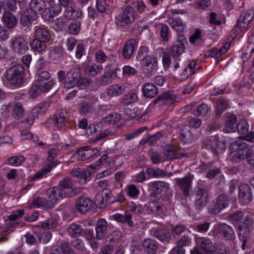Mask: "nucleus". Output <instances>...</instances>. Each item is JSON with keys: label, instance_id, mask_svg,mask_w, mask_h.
Listing matches in <instances>:
<instances>
[{"label": "nucleus", "instance_id": "nucleus-7", "mask_svg": "<svg viewBox=\"0 0 254 254\" xmlns=\"http://www.w3.org/2000/svg\"><path fill=\"white\" fill-rule=\"evenodd\" d=\"M47 195L49 199V206L52 207L58 200L66 197L67 194L64 189L55 187L47 190Z\"/></svg>", "mask_w": 254, "mask_h": 254}, {"label": "nucleus", "instance_id": "nucleus-53", "mask_svg": "<svg viewBox=\"0 0 254 254\" xmlns=\"http://www.w3.org/2000/svg\"><path fill=\"white\" fill-rule=\"evenodd\" d=\"M36 83L41 92H45L49 91L55 84V82L53 80H50L46 82H43V81L36 82Z\"/></svg>", "mask_w": 254, "mask_h": 254}, {"label": "nucleus", "instance_id": "nucleus-3", "mask_svg": "<svg viewBox=\"0 0 254 254\" xmlns=\"http://www.w3.org/2000/svg\"><path fill=\"white\" fill-rule=\"evenodd\" d=\"M231 147L232 150H237L231 159L233 163H237L241 162L246 158L249 154V149L246 147V144L243 140H237L231 143Z\"/></svg>", "mask_w": 254, "mask_h": 254}, {"label": "nucleus", "instance_id": "nucleus-40", "mask_svg": "<svg viewBox=\"0 0 254 254\" xmlns=\"http://www.w3.org/2000/svg\"><path fill=\"white\" fill-rule=\"evenodd\" d=\"M79 159L84 160L94 155V149H89L88 146H84L77 151Z\"/></svg>", "mask_w": 254, "mask_h": 254}, {"label": "nucleus", "instance_id": "nucleus-21", "mask_svg": "<svg viewBox=\"0 0 254 254\" xmlns=\"http://www.w3.org/2000/svg\"><path fill=\"white\" fill-rule=\"evenodd\" d=\"M228 205V200L225 194H220L217 199L216 203L211 208L212 213L217 214L225 208Z\"/></svg>", "mask_w": 254, "mask_h": 254}, {"label": "nucleus", "instance_id": "nucleus-42", "mask_svg": "<svg viewBox=\"0 0 254 254\" xmlns=\"http://www.w3.org/2000/svg\"><path fill=\"white\" fill-rule=\"evenodd\" d=\"M120 119V116L117 114H111L103 118L102 122L98 123V126L102 124L114 125L118 122Z\"/></svg>", "mask_w": 254, "mask_h": 254}, {"label": "nucleus", "instance_id": "nucleus-34", "mask_svg": "<svg viewBox=\"0 0 254 254\" xmlns=\"http://www.w3.org/2000/svg\"><path fill=\"white\" fill-rule=\"evenodd\" d=\"M2 18L4 24L8 28H14L17 23V19L16 16L9 11L4 12Z\"/></svg>", "mask_w": 254, "mask_h": 254}, {"label": "nucleus", "instance_id": "nucleus-29", "mask_svg": "<svg viewBox=\"0 0 254 254\" xmlns=\"http://www.w3.org/2000/svg\"><path fill=\"white\" fill-rule=\"evenodd\" d=\"M153 237L160 241L165 243H169L171 240V236L169 233L165 229L162 228H156L152 233Z\"/></svg>", "mask_w": 254, "mask_h": 254}, {"label": "nucleus", "instance_id": "nucleus-11", "mask_svg": "<svg viewBox=\"0 0 254 254\" xmlns=\"http://www.w3.org/2000/svg\"><path fill=\"white\" fill-rule=\"evenodd\" d=\"M50 107V103L48 102H44L39 104L38 106L33 108L31 114L32 115V118H29L27 119L26 122L28 123V127L33 124L35 118H38L40 116H43L45 112L47 111Z\"/></svg>", "mask_w": 254, "mask_h": 254}, {"label": "nucleus", "instance_id": "nucleus-25", "mask_svg": "<svg viewBox=\"0 0 254 254\" xmlns=\"http://www.w3.org/2000/svg\"><path fill=\"white\" fill-rule=\"evenodd\" d=\"M34 36L36 39L48 42L51 37V34L46 27L36 26L34 32Z\"/></svg>", "mask_w": 254, "mask_h": 254}, {"label": "nucleus", "instance_id": "nucleus-13", "mask_svg": "<svg viewBox=\"0 0 254 254\" xmlns=\"http://www.w3.org/2000/svg\"><path fill=\"white\" fill-rule=\"evenodd\" d=\"M215 230L226 240H233L235 238V234L233 228L225 223H221L217 225Z\"/></svg>", "mask_w": 254, "mask_h": 254}, {"label": "nucleus", "instance_id": "nucleus-43", "mask_svg": "<svg viewBox=\"0 0 254 254\" xmlns=\"http://www.w3.org/2000/svg\"><path fill=\"white\" fill-rule=\"evenodd\" d=\"M49 203L48 200H46L45 199L42 197H37L33 200L30 205V208H39L41 206L48 208H51V206H49Z\"/></svg>", "mask_w": 254, "mask_h": 254}, {"label": "nucleus", "instance_id": "nucleus-54", "mask_svg": "<svg viewBox=\"0 0 254 254\" xmlns=\"http://www.w3.org/2000/svg\"><path fill=\"white\" fill-rule=\"evenodd\" d=\"M82 231L81 226L75 223L71 224L68 228V232L72 237L79 235Z\"/></svg>", "mask_w": 254, "mask_h": 254}, {"label": "nucleus", "instance_id": "nucleus-50", "mask_svg": "<svg viewBox=\"0 0 254 254\" xmlns=\"http://www.w3.org/2000/svg\"><path fill=\"white\" fill-rule=\"evenodd\" d=\"M217 140L208 139H206L203 142V146L206 148L211 150L214 154L218 155L219 154V152L215 148Z\"/></svg>", "mask_w": 254, "mask_h": 254}, {"label": "nucleus", "instance_id": "nucleus-23", "mask_svg": "<svg viewBox=\"0 0 254 254\" xmlns=\"http://www.w3.org/2000/svg\"><path fill=\"white\" fill-rule=\"evenodd\" d=\"M113 219L122 223H127L129 227H134V224L132 221L131 214L126 211L124 214L116 213L111 216Z\"/></svg>", "mask_w": 254, "mask_h": 254}, {"label": "nucleus", "instance_id": "nucleus-12", "mask_svg": "<svg viewBox=\"0 0 254 254\" xmlns=\"http://www.w3.org/2000/svg\"><path fill=\"white\" fill-rule=\"evenodd\" d=\"M11 44L14 51L19 54H23L29 50L28 42L21 36L13 38Z\"/></svg>", "mask_w": 254, "mask_h": 254}, {"label": "nucleus", "instance_id": "nucleus-64", "mask_svg": "<svg viewBox=\"0 0 254 254\" xmlns=\"http://www.w3.org/2000/svg\"><path fill=\"white\" fill-rule=\"evenodd\" d=\"M127 207L130 211L136 214H140L143 211V208L140 205L136 204L132 201L127 203Z\"/></svg>", "mask_w": 254, "mask_h": 254}, {"label": "nucleus", "instance_id": "nucleus-27", "mask_svg": "<svg viewBox=\"0 0 254 254\" xmlns=\"http://www.w3.org/2000/svg\"><path fill=\"white\" fill-rule=\"evenodd\" d=\"M254 18V12L252 10H247L244 14L241 15L238 20L236 26L240 29L247 27Z\"/></svg>", "mask_w": 254, "mask_h": 254}, {"label": "nucleus", "instance_id": "nucleus-59", "mask_svg": "<svg viewBox=\"0 0 254 254\" xmlns=\"http://www.w3.org/2000/svg\"><path fill=\"white\" fill-rule=\"evenodd\" d=\"M244 216V214L242 211H237L228 215L227 219L231 221H239L242 220Z\"/></svg>", "mask_w": 254, "mask_h": 254}, {"label": "nucleus", "instance_id": "nucleus-16", "mask_svg": "<svg viewBox=\"0 0 254 254\" xmlns=\"http://www.w3.org/2000/svg\"><path fill=\"white\" fill-rule=\"evenodd\" d=\"M118 70L121 71L120 68L117 67L105 72L96 81V86H106L110 84L112 82L113 76H117Z\"/></svg>", "mask_w": 254, "mask_h": 254}, {"label": "nucleus", "instance_id": "nucleus-36", "mask_svg": "<svg viewBox=\"0 0 254 254\" xmlns=\"http://www.w3.org/2000/svg\"><path fill=\"white\" fill-rule=\"evenodd\" d=\"M164 155L166 156V159L173 160L182 158L184 156L185 154L176 152L175 149L173 146L167 145L165 148Z\"/></svg>", "mask_w": 254, "mask_h": 254}, {"label": "nucleus", "instance_id": "nucleus-17", "mask_svg": "<svg viewBox=\"0 0 254 254\" xmlns=\"http://www.w3.org/2000/svg\"><path fill=\"white\" fill-rule=\"evenodd\" d=\"M76 206L80 212L86 213L93 208V201L88 197L81 196L76 201Z\"/></svg>", "mask_w": 254, "mask_h": 254}, {"label": "nucleus", "instance_id": "nucleus-4", "mask_svg": "<svg viewBox=\"0 0 254 254\" xmlns=\"http://www.w3.org/2000/svg\"><path fill=\"white\" fill-rule=\"evenodd\" d=\"M238 226L239 235L243 238H247L253 230L254 226V217L252 215H245Z\"/></svg>", "mask_w": 254, "mask_h": 254}, {"label": "nucleus", "instance_id": "nucleus-39", "mask_svg": "<svg viewBox=\"0 0 254 254\" xmlns=\"http://www.w3.org/2000/svg\"><path fill=\"white\" fill-rule=\"evenodd\" d=\"M168 22L170 25L176 31L183 32L186 29V25L182 20L178 17H170Z\"/></svg>", "mask_w": 254, "mask_h": 254}, {"label": "nucleus", "instance_id": "nucleus-5", "mask_svg": "<svg viewBox=\"0 0 254 254\" xmlns=\"http://www.w3.org/2000/svg\"><path fill=\"white\" fill-rule=\"evenodd\" d=\"M27 1H19L18 4L20 8L23 9L25 7L26 9L21 14L20 18V22L23 26H27L31 24L32 21L35 20L37 17L36 12L29 7L27 8Z\"/></svg>", "mask_w": 254, "mask_h": 254}, {"label": "nucleus", "instance_id": "nucleus-44", "mask_svg": "<svg viewBox=\"0 0 254 254\" xmlns=\"http://www.w3.org/2000/svg\"><path fill=\"white\" fill-rule=\"evenodd\" d=\"M66 115L67 112L65 110L63 109L58 110L55 114L56 123L60 125L61 127L64 126Z\"/></svg>", "mask_w": 254, "mask_h": 254}, {"label": "nucleus", "instance_id": "nucleus-52", "mask_svg": "<svg viewBox=\"0 0 254 254\" xmlns=\"http://www.w3.org/2000/svg\"><path fill=\"white\" fill-rule=\"evenodd\" d=\"M209 108L206 104H202L197 107L193 114L196 117L205 116L208 112Z\"/></svg>", "mask_w": 254, "mask_h": 254}, {"label": "nucleus", "instance_id": "nucleus-15", "mask_svg": "<svg viewBox=\"0 0 254 254\" xmlns=\"http://www.w3.org/2000/svg\"><path fill=\"white\" fill-rule=\"evenodd\" d=\"M195 242L198 247L205 253L210 254L215 251V246L211 241L206 237H196Z\"/></svg>", "mask_w": 254, "mask_h": 254}, {"label": "nucleus", "instance_id": "nucleus-28", "mask_svg": "<svg viewBox=\"0 0 254 254\" xmlns=\"http://www.w3.org/2000/svg\"><path fill=\"white\" fill-rule=\"evenodd\" d=\"M109 190L107 189H102L98 190L96 194V207L102 208L106 205V202L109 197Z\"/></svg>", "mask_w": 254, "mask_h": 254}, {"label": "nucleus", "instance_id": "nucleus-10", "mask_svg": "<svg viewBox=\"0 0 254 254\" xmlns=\"http://www.w3.org/2000/svg\"><path fill=\"white\" fill-rule=\"evenodd\" d=\"M208 200V191L206 188H198L195 194L194 204L197 209L204 207Z\"/></svg>", "mask_w": 254, "mask_h": 254}, {"label": "nucleus", "instance_id": "nucleus-32", "mask_svg": "<svg viewBox=\"0 0 254 254\" xmlns=\"http://www.w3.org/2000/svg\"><path fill=\"white\" fill-rule=\"evenodd\" d=\"M142 246L148 254H155L158 249L157 242L152 239H146L143 241Z\"/></svg>", "mask_w": 254, "mask_h": 254}, {"label": "nucleus", "instance_id": "nucleus-24", "mask_svg": "<svg viewBox=\"0 0 254 254\" xmlns=\"http://www.w3.org/2000/svg\"><path fill=\"white\" fill-rule=\"evenodd\" d=\"M143 95L147 98H153L158 94V88L152 83H146L141 87Z\"/></svg>", "mask_w": 254, "mask_h": 254}, {"label": "nucleus", "instance_id": "nucleus-63", "mask_svg": "<svg viewBox=\"0 0 254 254\" xmlns=\"http://www.w3.org/2000/svg\"><path fill=\"white\" fill-rule=\"evenodd\" d=\"M60 248L63 254H75L74 251L70 248L68 242H62Z\"/></svg>", "mask_w": 254, "mask_h": 254}, {"label": "nucleus", "instance_id": "nucleus-26", "mask_svg": "<svg viewBox=\"0 0 254 254\" xmlns=\"http://www.w3.org/2000/svg\"><path fill=\"white\" fill-rule=\"evenodd\" d=\"M141 65L142 67L150 69L151 71L156 70L158 65L157 58L154 55L146 56L141 61Z\"/></svg>", "mask_w": 254, "mask_h": 254}, {"label": "nucleus", "instance_id": "nucleus-37", "mask_svg": "<svg viewBox=\"0 0 254 254\" xmlns=\"http://www.w3.org/2000/svg\"><path fill=\"white\" fill-rule=\"evenodd\" d=\"M186 40L183 38L181 41H178L177 43L173 46L170 49V53L173 57H177L181 55L184 52L185 44Z\"/></svg>", "mask_w": 254, "mask_h": 254}, {"label": "nucleus", "instance_id": "nucleus-22", "mask_svg": "<svg viewBox=\"0 0 254 254\" xmlns=\"http://www.w3.org/2000/svg\"><path fill=\"white\" fill-rule=\"evenodd\" d=\"M136 45V40L134 38L130 39L126 42L123 50V55L126 59L128 60L131 58Z\"/></svg>", "mask_w": 254, "mask_h": 254}, {"label": "nucleus", "instance_id": "nucleus-18", "mask_svg": "<svg viewBox=\"0 0 254 254\" xmlns=\"http://www.w3.org/2000/svg\"><path fill=\"white\" fill-rule=\"evenodd\" d=\"M161 101L163 105H171L178 102L176 96L172 91H168L159 95L152 102L154 104H156Z\"/></svg>", "mask_w": 254, "mask_h": 254}, {"label": "nucleus", "instance_id": "nucleus-8", "mask_svg": "<svg viewBox=\"0 0 254 254\" xmlns=\"http://www.w3.org/2000/svg\"><path fill=\"white\" fill-rule=\"evenodd\" d=\"M80 78V70L78 68H72L66 74L64 87L70 89L75 87Z\"/></svg>", "mask_w": 254, "mask_h": 254}, {"label": "nucleus", "instance_id": "nucleus-19", "mask_svg": "<svg viewBox=\"0 0 254 254\" xmlns=\"http://www.w3.org/2000/svg\"><path fill=\"white\" fill-rule=\"evenodd\" d=\"M127 89V86L124 83L114 84L107 88L106 93L109 96L116 97L123 94Z\"/></svg>", "mask_w": 254, "mask_h": 254}, {"label": "nucleus", "instance_id": "nucleus-55", "mask_svg": "<svg viewBox=\"0 0 254 254\" xmlns=\"http://www.w3.org/2000/svg\"><path fill=\"white\" fill-rule=\"evenodd\" d=\"M41 226L44 229H53L58 226V222L55 219L51 218L42 222Z\"/></svg>", "mask_w": 254, "mask_h": 254}, {"label": "nucleus", "instance_id": "nucleus-45", "mask_svg": "<svg viewBox=\"0 0 254 254\" xmlns=\"http://www.w3.org/2000/svg\"><path fill=\"white\" fill-rule=\"evenodd\" d=\"M47 4L45 3V1H30L28 3V7L32 9H34L36 12L37 10L41 11L44 10L42 14L47 9Z\"/></svg>", "mask_w": 254, "mask_h": 254}, {"label": "nucleus", "instance_id": "nucleus-61", "mask_svg": "<svg viewBox=\"0 0 254 254\" xmlns=\"http://www.w3.org/2000/svg\"><path fill=\"white\" fill-rule=\"evenodd\" d=\"M122 234L120 231L115 230L108 236L107 239L110 243H115L119 241L122 238Z\"/></svg>", "mask_w": 254, "mask_h": 254}, {"label": "nucleus", "instance_id": "nucleus-2", "mask_svg": "<svg viewBox=\"0 0 254 254\" xmlns=\"http://www.w3.org/2000/svg\"><path fill=\"white\" fill-rule=\"evenodd\" d=\"M24 72V68L22 65H15L6 71V78L11 84L19 86L23 83Z\"/></svg>", "mask_w": 254, "mask_h": 254}, {"label": "nucleus", "instance_id": "nucleus-60", "mask_svg": "<svg viewBox=\"0 0 254 254\" xmlns=\"http://www.w3.org/2000/svg\"><path fill=\"white\" fill-rule=\"evenodd\" d=\"M191 242V240L189 236L183 235L181 236L176 242L177 246L181 248L189 246Z\"/></svg>", "mask_w": 254, "mask_h": 254}, {"label": "nucleus", "instance_id": "nucleus-30", "mask_svg": "<svg viewBox=\"0 0 254 254\" xmlns=\"http://www.w3.org/2000/svg\"><path fill=\"white\" fill-rule=\"evenodd\" d=\"M108 223L104 219H99L96 223V239H102L106 235Z\"/></svg>", "mask_w": 254, "mask_h": 254}, {"label": "nucleus", "instance_id": "nucleus-48", "mask_svg": "<svg viewBox=\"0 0 254 254\" xmlns=\"http://www.w3.org/2000/svg\"><path fill=\"white\" fill-rule=\"evenodd\" d=\"M53 168V166L51 164L46 167L43 168L42 170L38 171L34 176L30 178V181H34L37 179H41L49 173Z\"/></svg>", "mask_w": 254, "mask_h": 254}, {"label": "nucleus", "instance_id": "nucleus-14", "mask_svg": "<svg viewBox=\"0 0 254 254\" xmlns=\"http://www.w3.org/2000/svg\"><path fill=\"white\" fill-rule=\"evenodd\" d=\"M239 200L243 204L249 203L252 200L253 194L251 187L246 184H242L239 187Z\"/></svg>", "mask_w": 254, "mask_h": 254}, {"label": "nucleus", "instance_id": "nucleus-51", "mask_svg": "<svg viewBox=\"0 0 254 254\" xmlns=\"http://www.w3.org/2000/svg\"><path fill=\"white\" fill-rule=\"evenodd\" d=\"M64 50L62 47L57 46L54 47L50 53V57L53 60H58L63 57Z\"/></svg>", "mask_w": 254, "mask_h": 254}, {"label": "nucleus", "instance_id": "nucleus-33", "mask_svg": "<svg viewBox=\"0 0 254 254\" xmlns=\"http://www.w3.org/2000/svg\"><path fill=\"white\" fill-rule=\"evenodd\" d=\"M169 188V184L164 182L155 181L151 184V189L155 194H161L162 192H165Z\"/></svg>", "mask_w": 254, "mask_h": 254}, {"label": "nucleus", "instance_id": "nucleus-6", "mask_svg": "<svg viewBox=\"0 0 254 254\" xmlns=\"http://www.w3.org/2000/svg\"><path fill=\"white\" fill-rule=\"evenodd\" d=\"M193 176L192 175L187 176L182 178L175 179L177 186L185 196H188L192 189V183Z\"/></svg>", "mask_w": 254, "mask_h": 254}, {"label": "nucleus", "instance_id": "nucleus-57", "mask_svg": "<svg viewBox=\"0 0 254 254\" xmlns=\"http://www.w3.org/2000/svg\"><path fill=\"white\" fill-rule=\"evenodd\" d=\"M139 193V190L135 185L131 184L127 186V193L130 197L137 198Z\"/></svg>", "mask_w": 254, "mask_h": 254}, {"label": "nucleus", "instance_id": "nucleus-38", "mask_svg": "<svg viewBox=\"0 0 254 254\" xmlns=\"http://www.w3.org/2000/svg\"><path fill=\"white\" fill-rule=\"evenodd\" d=\"M229 107L227 101L224 99L218 100L216 103L215 116L219 118L222 113Z\"/></svg>", "mask_w": 254, "mask_h": 254}, {"label": "nucleus", "instance_id": "nucleus-49", "mask_svg": "<svg viewBox=\"0 0 254 254\" xmlns=\"http://www.w3.org/2000/svg\"><path fill=\"white\" fill-rule=\"evenodd\" d=\"M24 109L22 105L19 103H16L13 106L12 115L15 119H19L23 116Z\"/></svg>", "mask_w": 254, "mask_h": 254}, {"label": "nucleus", "instance_id": "nucleus-56", "mask_svg": "<svg viewBox=\"0 0 254 254\" xmlns=\"http://www.w3.org/2000/svg\"><path fill=\"white\" fill-rule=\"evenodd\" d=\"M180 136L181 140L186 143H190L192 140V135L188 129H181Z\"/></svg>", "mask_w": 254, "mask_h": 254}, {"label": "nucleus", "instance_id": "nucleus-62", "mask_svg": "<svg viewBox=\"0 0 254 254\" xmlns=\"http://www.w3.org/2000/svg\"><path fill=\"white\" fill-rule=\"evenodd\" d=\"M238 132L242 134H245L248 132L249 125L245 120H241L237 125Z\"/></svg>", "mask_w": 254, "mask_h": 254}, {"label": "nucleus", "instance_id": "nucleus-47", "mask_svg": "<svg viewBox=\"0 0 254 254\" xmlns=\"http://www.w3.org/2000/svg\"><path fill=\"white\" fill-rule=\"evenodd\" d=\"M147 173L148 174L149 178L150 177L153 178L164 177L166 176L165 172L158 168H148Z\"/></svg>", "mask_w": 254, "mask_h": 254}, {"label": "nucleus", "instance_id": "nucleus-1", "mask_svg": "<svg viewBox=\"0 0 254 254\" xmlns=\"http://www.w3.org/2000/svg\"><path fill=\"white\" fill-rule=\"evenodd\" d=\"M135 18V11L131 6H127L123 13L118 15L115 18L116 24L127 29L130 26Z\"/></svg>", "mask_w": 254, "mask_h": 254}, {"label": "nucleus", "instance_id": "nucleus-20", "mask_svg": "<svg viewBox=\"0 0 254 254\" xmlns=\"http://www.w3.org/2000/svg\"><path fill=\"white\" fill-rule=\"evenodd\" d=\"M91 173L88 169L75 168L72 169L71 174L72 176L78 178L80 179L79 183L83 185L90 180Z\"/></svg>", "mask_w": 254, "mask_h": 254}, {"label": "nucleus", "instance_id": "nucleus-58", "mask_svg": "<svg viewBox=\"0 0 254 254\" xmlns=\"http://www.w3.org/2000/svg\"><path fill=\"white\" fill-rule=\"evenodd\" d=\"M149 51V48L146 46H140L137 51L136 58L138 61H141L144 59L146 56H148Z\"/></svg>", "mask_w": 254, "mask_h": 254}, {"label": "nucleus", "instance_id": "nucleus-35", "mask_svg": "<svg viewBox=\"0 0 254 254\" xmlns=\"http://www.w3.org/2000/svg\"><path fill=\"white\" fill-rule=\"evenodd\" d=\"M144 208L147 213L159 214L162 211L163 206L158 202L152 201L146 204Z\"/></svg>", "mask_w": 254, "mask_h": 254}, {"label": "nucleus", "instance_id": "nucleus-31", "mask_svg": "<svg viewBox=\"0 0 254 254\" xmlns=\"http://www.w3.org/2000/svg\"><path fill=\"white\" fill-rule=\"evenodd\" d=\"M47 43L48 42L34 38L31 42L30 46L33 51L39 54H42L47 49Z\"/></svg>", "mask_w": 254, "mask_h": 254}, {"label": "nucleus", "instance_id": "nucleus-46", "mask_svg": "<svg viewBox=\"0 0 254 254\" xmlns=\"http://www.w3.org/2000/svg\"><path fill=\"white\" fill-rule=\"evenodd\" d=\"M227 49L226 45H224L219 49L215 48H212L208 52V56L214 58H219L227 52Z\"/></svg>", "mask_w": 254, "mask_h": 254}, {"label": "nucleus", "instance_id": "nucleus-9", "mask_svg": "<svg viewBox=\"0 0 254 254\" xmlns=\"http://www.w3.org/2000/svg\"><path fill=\"white\" fill-rule=\"evenodd\" d=\"M47 2L48 7L43 13V17L50 21L62 10L61 1H47Z\"/></svg>", "mask_w": 254, "mask_h": 254}, {"label": "nucleus", "instance_id": "nucleus-41", "mask_svg": "<svg viewBox=\"0 0 254 254\" xmlns=\"http://www.w3.org/2000/svg\"><path fill=\"white\" fill-rule=\"evenodd\" d=\"M236 122V116L234 115H230L227 121L225 127L223 129V132L226 133L234 132L235 130V124Z\"/></svg>", "mask_w": 254, "mask_h": 254}]
</instances>
